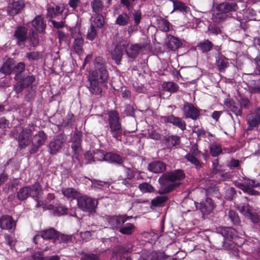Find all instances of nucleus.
<instances>
[{"label": "nucleus", "instance_id": "obj_27", "mask_svg": "<svg viewBox=\"0 0 260 260\" xmlns=\"http://www.w3.org/2000/svg\"><path fill=\"white\" fill-rule=\"evenodd\" d=\"M32 25L35 29L38 32L44 33L46 27V25L41 16H36L32 21Z\"/></svg>", "mask_w": 260, "mask_h": 260}, {"label": "nucleus", "instance_id": "obj_55", "mask_svg": "<svg viewBox=\"0 0 260 260\" xmlns=\"http://www.w3.org/2000/svg\"><path fill=\"white\" fill-rule=\"evenodd\" d=\"M96 36V30L95 27L91 26L88 31L87 38L89 40H93Z\"/></svg>", "mask_w": 260, "mask_h": 260}, {"label": "nucleus", "instance_id": "obj_62", "mask_svg": "<svg viewBox=\"0 0 260 260\" xmlns=\"http://www.w3.org/2000/svg\"><path fill=\"white\" fill-rule=\"evenodd\" d=\"M93 154L92 152L89 151L87 152L85 154V158L87 163H91L93 161Z\"/></svg>", "mask_w": 260, "mask_h": 260}, {"label": "nucleus", "instance_id": "obj_45", "mask_svg": "<svg viewBox=\"0 0 260 260\" xmlns=\"http://www.w3.org/2000/svg\"><path fill=\"white\" fill-rule=\"evenodd\" d=\"M1 71L5 74H11L13 71V66L10 62L6 61L2 66Z\"/></svg>", "mask_w": 260, "mask_h": 260}, {"label": "nucleus", "instance_id": "obj_53", "mask_svg": "<svg viewBox=\"0 0 260 260\" xmlns=\"http://www.w3.org/2000/svg\"><path fill=\"white\" fill-rule=\"evenodd\" d=\"M91 182V186L95 189H100L105 185H107V183L100 181L98 180H90Z\"/></svg>", "mask_w": 260, "mask_h": 260}, {"label": "nucleus", "instance_id": "obj_16", "mask_svg": "<svg viewBox=\"0 0 260 260\" xmlns=\"http://www.w3.org/2000/svg\"><path fill=\"white\" fill-rule=\"evenodd\" d=\"M195 205L196 208L201 211L203 216L208 214L214 209V205L210 198H206L202 203H195Z\"/></svg>", "mask_w": 260, "mask_h": 260}, {"label": "nucleus", "instance_id": "obj_10", "mask_svg": "<svg viewBox=\"0 0 260 260\" xmlns=\"http://www.w3.org/2000/svg\"><path fill=\"white\" fill-rule=\"evenodd\" d=\"M71 36L74 38L73 42V50L78 55L82 54L83 53V45L84 40L80 32L79 29L77 27L71 29Z\"/></svg>", "mask_w": 260, "mask_h": 260}, {"label": "nucleus", "instance_id": "obj_63", "mask_svg": "<svg viewBox=\"0 0 260 260\" xmlns=\"http://www.w3.org/2000/svg\"><path fill=\"white\" fill-rule=\"evenodd\" d=\"M254 60L256 66V69L258 72V73L260 74V53L257 54Z\"/></svg>", "mask_w": 260, "mask_h": 260}, {"label": "nucleus", "instance_id": "obj_25", "mask_svg": "<svg viewBox=\"0 0 260 260\" xmlns=\"http://www.w3.org/2000/svg\"><path fill=\"white\" fill-rule=\"evenodd\" d=\"M258 77V75L253 74H245L243 78L247 80L248 84L260 91V79H257Z\"/></svg>", "mask_w": 260, "mask_h": 260}, {"label": "nucleus", "instance_id": "obj_36", "mask_svg": "<svg viewBox=\"0 0 260 260\" xmlns=\"http://www.w3.org/2000/svg\"><path fill=\"white\" fill-rule=\"evenodd\" d=\"M162 88L164 91L173 93L178 90L179 86L173 82H164L162 84Z\"/></svg>", "mask_w": 260, "mask_h": 260}, {"label": "nucleus", "instance_id": "obj_39", "mask_svg": "<svg viewBox=\"0 0 260 260\" xmlns=\"http://www.w3.org/2000/svg\"><path fill=\"white\" fill-rule=\"evenodd\" d=\"M174 11H179L181 12L187 13L189 11V8L183 3L178 1H173Z\"/></svg>", "mask_w": 260, "mask_h": 260}, {"label": "nucleus", "instance_id": "obj_4", "mask_svg": "<svg viewBox=\"0 0 260 260\" xmlns=\"http://www.w3.org/2000/svg\"><path fill=\"white\" fill-rule=\"evenodd\" d=\"M42 192L41 186L39 183L36 182L32 186H25L19 190L17 193V197L20 200H24L27 199L29 196L35 198L37 201V206H43L44 208L51 209L52 206L50 205L48 207H46L43 204V202L39 201V196Z\"/></svg>", "mask_w": 260, "mask_h": 260}, {"label": "nucleus", "instance_id": "obj_37", "mask_svg": "<svg viewBox=\"0 0 260 260\" xmlns=\"http://www.w3.org/2000/svg\"><path fill=\"white\" fill-rule=\"evenodd\" d=\"M248 122L250 127H255L260 123V108L257 109L254 115L249 118Z\"/></svg>", "mask_w": 260, "mask_h": 260}, {"label": "nucleus", "instance_id": "obj_15", "mask_svg": "<svg viewBox=\"0 0 260 260\" xmlns=\"http://www.w3.org/2000/svg\"><path fill=\"white\" fill-rule=\"evenodd\" d=\"M127 46V42L125 41L120 42L117 44L114 50L111 52L112 58L116 62L121 60Z\"/></svg>", "mask_w": 260, "mask_h": 260}, {"label": "nucleus", "instance_id": "obj_54", "mask_svg": "<svg viewBox=\"0 0 260 260\" xmlns=\"http://www.w3.org/2000/svg\"><path fill=\"white\" fill-rule=\"evenodd\" d=\"M41 54L39 52H31L26 54V56L29 60H36L41 57Z\"/></svg>", "mask_w": 260, "mask_h": 260}, {"label": "nucleus", "instance_id": "obj_31", "mask_svg": "<svg viewBox=\"0 0 260 260\" xmlns=\"http://www.w3.org/2000/svg\"><path fill=\"white\" fill-rule=\"evenodd\" d=\"M127 47L125 49V52L130 57L134 58L139 53L141 49V47L138 44L129 45L127 43Z\"/></svg>", "mask_w": 260, "mask_h": 260}, {"label": "nucleus", "instance_id": "obj_38", "mask_svg": "<svg viewBox=\"0 0 260 260\" xmlns=\"http://www.w3.org/2000/svg\"><path fill=\"white\" fill-rule=\"evenodd\" d=\"M129 21L130 17L129 15L126 13H122L117 17L115 24L120 26H124L128 24Z\"/></svg>", "mask_w": 260, "mask_h": 260}, {"label": "nucleus", "instance_id": "obj_32", "mask_svg": "<svg viewBox=\"0 0 260 260\" xmlns=\"http://www.w3.org/2000/svg\"><path fill=\"white\" fill-rule=\"evenodd\" d=\"M125 172L126 178L122 180V183L129 187L136 186V183L133 180V178L135 176L133 171L131 169L127 168L125 170Z\"/></svg>", "mask_w": 260, "mask_h": 260}, {"label": "nucleus", "instance_id": "obj_28", "mask_svg": "<svg viewBox=\"0 0 260 260\" xmlns=\"http://www.w3.org/2000/svg\"><path fill=\"white\" fill-rule=\"evenodd\" d=\"M14 37L17 40L18 45L23 43L27 38V29L24 27H18L14 34Z\"/></svg>", "mask_w": 260, "mask_h": 260}, {"label": "nucleus", "instance_id": "obj_46", "mask_svg": "<svg viewBox=\"0 0 260 260\" xmlns=\"http://www.w3.org/2000/svg\"><path fill=\"white\" fill-rule=\"evenodd\" d=\"M93 161H106V154L102 150H97L93 153Z\"/></svg>", "mask_w": 260, "mask_h": 260}, {"label": "nucleus", "instance_id": "obj_50", "mask_svg": "<svg viewBox=\"0 0 260 260\" xmlns=\"http://www.w3.org/2000/svg\"><path fill=\"white\" fill-rule=\"evenodd\" d=\"M224 103L228 107L236 112L237 114H241L242 112L240 108L239 107L236 108V106L231 103V99H226Z\"/></svg>", "mask_w": 260, "mask_h": 260}, {"label": "nucleus", "instance_id": "obj_34", "mask_svg": "<svg viewBox=\"0 0 260 260\" xmlns=\"http://www.w3.org/2000/svg\"><path fill=\"white\" fill-rule=\"evenodd\" d=\"M106 161L119 164L123 161L122 157L119 155L112 152L106 153Z\"/></svg>", "mask_w": 260, "mask_h": 260}, {"label": "nucleus", "instance_id": "obj_51", "mask_svg": "<svg viewBox=\"0 0 260 260\" xmlns=\"http://www.w3.org/2000/svg\"><path fill=\"white\" fill-rule=\"evenodd\" d=\"M167 200L166 196H158L151 201V204L154 206H159L165 203Z\"/></svg>", "mask_w": 260, "mask_h": 260}, {"label": "nucleus", "instance_id": "obj_11", "mask_svg": "<svg viewBox=\"0 0 260 260\" xmlns=\"http://www.w3.org/2000/svg\"><path fill=\"white\" fill-rule=\"evenodd\" d=\"M35 80V77L32 75L21 76L19 80H17L18 83L15 85L14 89L16 92H20L23 88L31 86Z\"/></svg>", "mask_w": 260, "mask_h": 260}, {"label": "nucleus", "instance_id": "obj_12", "mask_svg": "<svg viewBox=\"0 0 260 260\" xmlns=\"http://www.w3.org/2000/svg\"><path fill=\"white\" fill-rule=\"evenodd\" d=\"M244 13L243 17H242L241 16L239 15L238 14H236V19L240 22V26L242 28H244L245 25V22L256 20L255 17V11L253 9L248 8L244 11Z\"/></svg>", "mask_w": 260, "mask_h": 260}, {"label": "nucleus", "instance_id": "obj_22", "mask_svg": "<svg viewBox=\"0 0 260 260\" xmlns=\"http://www.w3.org/2000/svg\"><path fill=\"white\" fill-rule=\"evenodd\" d=\"M167 256L164 252H152L149 253H143L139 260H165Z\"/></svg>", "mask_w": 260, "mask_h": 260}, {"label": "nucleus", "instance_id": "obj_5", "mask_svg": "<svg viewBox=\"0 0 260 260\" xmlns=\"http://www.w3.org/2000/svg\"><path fill=\"white\" fill-rule=\"evenodd\" d=\"M109 122L113 137L117 140H120L122 129L119 121L118 114L116 112L111 111L109 113Z\"/></svg>", "mask_w": 260, "mask_h": 260}, {"label": "nucleus", "instance_id": "obj_33", "mask_svg": "<svg viewBox=\"0 0 260 260\" xmlns=\"http://www.w3.org/2000/svg\"><path fill=\"white\" fill-rule=\"evenodd\" d=\"M92 12L95 14H102L104 10V5L100 0H93L90 3Z\"/></svg>", "mask_w": 260, "mask_h": 260}, {"label": "nucleus", "instance_id": "obj_3", "mask_svg": "<svg viewBox=\"0 0 260 260\" xmlns=\"http://www.w3.org/2000/svg\"><path fill=\"white\" fill-rule=\"evenodd\" d=\"M185 177L182 170H178L174 172L164 174L159 179V182L164 188V192L171 191L173 188L178 186Z\"/></svg>", "mask_w": 260, "mask_h": 260}, {"label": "nucleus", "instance_id": "obj_29", "mask_svg": "<svg viewBox=\"0 0 260 260\" xmlns=\"http://www.w3.org/2000/svg\"><path fill=\"white\" fill-rule=\"evenodd\" d=\"M181 45L182 43L178 38L171 35L168 37L167 46L171 50L175 51Z\"/></svg>", "mask_w": 260, "mask_h": 260}, {"label": "nucleus", "instance_id": "obj_60", "mask_svg": "<svg viewBox=\"0 0 260 260\" xmlns=\"http://www.w3.org/2000/svg\"><path fill=\"white\" fill-rule=\"evenodd\" d=\"M141 13L140 11H137L133 14L135 23L136 25L140 23L141 20Z\"/></svg>", "mask_w": 260, "mask_h": 260}, {"label": "nucleus", "instance_id": "obj_8", "mask_svg": "<svg viewBox=\"0 0 260 260\" xmlns=\"http://www.w3.org/2000/svg\"><path fill=\"white\" fill-rule=\"evenodd\" d=\"M77 205L83 211L92 213L95 212L98 201L86 196H81L77 198Z\"/></svg>", "mask_w": 260, "mask_h": 260}, {"label": "nucleus", "instance_id": "obj_21", "mask_svg": "<svg viewBox=\"0 0 260 260\" xmlns=\"http://www.w3.org/2000/svg\"><path fill=\"white\" fill-rule=\"evenodd\" d=\"M164 119L166 122L173 124L182 131L186 129V123L181 118L171 115L169 116L164 117Z\"/></svg>", "mask_w": 260, "mask_h": 260}, {"label": "nucleus", "instance_id": "obj_30", "mask_svg": "<svg viewBox=\"0 0 260 260\" xmlns=\"http://www.w3.org/2000/svg\"><path fill=\"white\" fill-rule=\"evenodd\" d=\"M46 139V134L43 132L40 131L34 136L32 142L35 146L39 147L44 143Z\"/></svg>", "mask_w": 260, "mask_h": 260}, {"label": "nucleus", "instance_id": "obj_7", "mask_svg": "<svg viewBox=\"0 0 260 260\" xmlns=\"http://www.w3.org/2000/svg\"><path fill=\"white\" fill-rule=\"evenodd\" d=\"M127 220L125 216H113L101 217L100 221L104 222V228H110L113 229L120 228Z\"/></svg>", "mask_w": 260, "mask_h": 260}, {"label": "nucleus", "instance_id": "obj_47", "mask_svg": "<svg viewBox=\"0 0 260 260\" xmlns=\"http://www.w3.org/2000/svg\"><path fill=\"white\" fill-rule=\"evenodd\" d=\"M134 225L132 223H126L123 228H120L119 232L126 235L131 234L134 230Z\"/></svg>", "mask_w": 260, "mask_h": 260}, {"label": "nucleus", "instance_id": "obj_17", "mask_svg": "<svg viewBox=\"0 0 260 260\" xmlns=\"http://www.w3.org/2000/svg\"><path fill=\"white\" fill-rule=\"evenodd\" d=\"M24 6V3L22 0L10 2L7 7V13L10 16L15 15L21 12Z\"/></svg>", "mask_w": 260, "mask_h": 260}, {"label": "nucleus", "instance_id": "obj_64", "mask_svg": "<svg viewBox=\"0 0 260 260\" xmlns=\"http://www.w3.org/2000/svg\"><path fill=\"white\" fill-rule=\"evenodd\" d=\"M81 260H99V257L94 254L86 255Z\"/></svg>", "mask_w": 260, "mask_h": 260}, {"label": "nucleus", "instance_id": "obj_6", "mask_svg": "<svg viewBox=\"0 0 260 260\" xmlns=\"http://www.w3.org/2000/svg\"><path fill=\"white\" fill-rule=\"evenodd\" d=\"M240 180L242 182L238 181H235V185L237 187L249 194L256 195L258 194V192L253 189L252 188L258 186L259 185L258 182L254 180H250L246 177H242Z\"/></svg>", "mask_w": 260, "mask_h": 260}, {"label": "nucleus", "instance_id": "obj_43", "mask_svg": "<svg viewBox=\"0 0 260 260\" xmlns=\"http://www.w3.org/2000/svg\"><path fill=\"white\" fill-rule=\"evenodd\" d=\"M185 157L188 161L194 165L197 168H200L202 167V165L198 159L200 157H197L195 155H192L191 154H187Z\"/></svg>", "mask_w": 260, "mask_h": 260}, {"label": "nucleus", "instance_id": "obj_59", "mask_svg": "<svg viewBox=\"0 0 260 260\" xmlns=\"http://www.w3.org/2000/svg\"><path fill=\"white\" fill-rule=\"evenodd\" d=\"M148 136L154 140H159L160 138V134L155 130H151L149 132Z\"/></svg>", "mask_w": 260, "mask_h": 260}, {"label": "nucleus", "instance_id": "obj_1", "mask_svg": "<svg viewBox=\"0 0 260 260\" xmlns=\"http://www.w3.org/2000/svg\"><path fill=\"white\" fill-rule=\"evenodd\" d=\"M95 70L93 71L88 77L90 82L89 90L93 94L98 95L102 92L100 84L107 82L109 76L104 59L97 57L94 60Z\"/></svg>", "mask_w": 260, "mask_h": 260}, {"label": "nucleus", "instance_id": "obj_42", "mask_svg": "<svg viewBox=\"0 0 260 260\" xmlns=\"http://www.w3.org/2000/svg\"><path fill=\"white\" fill-rule=\"evenodd\" d=\"M210 152L212 156H217L222 152L221 146L217 143H213L211 144L209 147Z\"/></svg>", "mask_w": 260, "mask_h": 260}, {"label": "nucleus", "instance_id": "obj_13", "mask_svg": "<svg viewBox=\"0 0 260 260\" xmlns=\"http://www.w3.org/2000/svg\"><path fill=\"white\" fill-rule=\"evenodd\" d=\"M218 232L225 238L224 244L225 246L228 241H230L231 239L235 240L234 243H236L238 244V242H236V238L240 237L237 235V232L234 228L231 227H221L219 228Z\"/></svg>", "mask_w": 260, "mask_h": 260}, {"label": "nucleus", "instance_id": "obj_61", "mask_svg": "<svg viewBox=\"0 0 260 260\" xmlns=\"http://www.w3.org/2000/svg\"><path fill=\"white\" fill-rule=\"evenodd\" d=\"M161 28L162 31L167 32L170 30V23L167 20H163L161 24Z\"/></svg>", "mask_w": 260, "mask_h": 260}, {"label": "nucleus", "instance_id": "obj_20", "mask_svg": "<svg viewBox=\"0 0 260 260\" xmlns=\"http://www.w3.org/2000/svg\"><path fill=\"white\" fill-rule=\"evenodd\" d=\"M215 64L220 72H224L229 66V60L222 54H219L216 57Z\"/></svg>", "mask_w": 260, "mask_h": 260}, {"label": "nucleus", "instance_id": "obj_58", "mask_svg": "<svg viewBox=\"0 0 260 260\" xmlns=\"http://www.w3.org/2000/svg\"><path fill=\"white\" fill-rule=\"evenodd\" d=\"M94 233V232H93V231H92V232L86 231L83 233H81L80 236L83 240L87 241L90 239L91 236L92 235V234Z\"/></svg>", "mask_w": 260, "mask_h": 260}, {"label": "nucleus", "instance_id": "obj_9", "mask_svg": "<svg viewBox=\"0 0 260 260\" xmlns=\"http://www.w3.org/2000/svg\"><path fill=\"white\" fill-rule=\"evenodd\" d=\"M57 236L56 232L53 229H50L37 234L34 238V241L36 244L39 243L40 245H42V243L46 244L45 242L48 240H52V242L53 243L54 239Z\"/></svg>", "mask_w": 260, "mask_h": 260}, {"label": "nucleus", "instance_id": "obj_49", "mask_svg": "<svg viewBox=\"0 0 260 260\" xmlns=\"http://www.w3.org/2000/svg\"><path fill=\"white\" fill-rule=\"evenodd\" d=\"M212 46V43L209 40H206L204 42L200 43L199 45V47L204 52L209 51Z\"/></svg>", "mask_w": 260, "mask_h": 260}, {"label": "nucleus", "instance_id": "obj_18", "mask_svg": "<svg viewBox=\"0 0 260 260\" xmlns=\"http://www.w3.org/2000/svg\"><path fill=\"white\" fill-rule=\"evenodd\" d=\"M184 113L186 118L196 119L199 115V111L193 105L186 103L184 106Z\"/></svg>", "mask_w": 260, "mask_h": 260}, {"label": "nucleus", "instance_id": "obj_24", "mask_svg": "<svg viewBox=\"0 0 260 260\" xmlns=\"http://www.w3.org/2000/svg\"><path fill=\"white\" fill-rule=\"evenodd\" d=\"M15 227V221L10 216H4L0 220V228L3 230L10 231Z\"/></svg>", "mask_w": 260, "mask_h": 260}, {"label": "nucleus", "instance_id": "obj_2", "mask_svg": "<svg viewBox=\"0 0 260 260\" xmlns=\"http://www.w3.org/2000/svg\"><path fill=\"white\" fill-rule=\"evenodd\" d=\"M238 9L237 4L234 2L222 3L216 6V12L213 14L212 19L216 23H220L232 17L236 19L233 14Z\"/></svg>", "mask_w": 260, "mask_h": 260}, {"label": "nucleus", "instance_id": "obj_56", "mask_svg": "<svg viewBox=\"0 0 260 260\" xmlns=\"http://www.w3.org/2000/svg\"><path fill=\"white\" fill-rule=\"evenodd\" d=\"M188 154H191L192 155H195L197 157H200L201 152L199 150L198 146L196 144H193L190 147Z\"/></svg>", "mask_w": 260, "mask_h": 260}, {"label": "nucleus", "instance_id": "obj_48", "mask_svg": "<svg viewBox=\"0 0 260 260\" xmlns=\"http://www.w3.org/2000/svg\"><path fill=\"white\" fill-rule=\"evenodd\" d=\"M139 188L143 193L151 192L154 190V188L150 184L145 182L139 184Z\"/></svg>", "mask_w": 260, "mask_h": 260}, {"label": "nucleus", "instance_id": "obj_52", "mask_svg": "<svg viewBox=\"0 0 260 260\" xmlns=\"http://www.w3.org/2000/svg\"><path fill=\"white\" fill-rule=\"evenodd\" d=\"M229 216L234 224H237L239 223L240 219L239 216L235 211L233 210L230 211Z\"/></svg>", "mask_w": 260, "mask_h": 260}, {"label": "nucleus", "instance_id": "obj_14", "mask_svg": "<svg viewBox=\"0 0 260 260\" xmlns=\"http://www.w3.org/2000/svg\"><path fill=\"white\" fill-rule=\"evenodd\" d=\"M65 143L66 140L62 136H57L49 145L50 153L52 154H56L61 149Z\"/></svg>", "mask_w": 260, "mask_h": 260}, {"label": "nucleus", "instance_id": "obj_19", "mask_svg": "<svg viewBox=\"0 0 260 260\" xmlns=\"http://www.w3.org/2000/svg\"><path fill=\"white\" fill-rule=\"evenodd\" d=\"M31 130L29 128L23 129L18 138L19 145L21 148H25L30 143Z\"/></svg>", "mask_w": 260, "mask_h": 260}, {"label": "nucleus", "instance_id": "obj_57", "mask_svg": "<svg viewBox=\"0 0 260 260\" xmlns=\"http://www.w3.org/2000/svg\"><path fill=\"white\" fill-rule=\"evenodd\" d=\"M67 208L62 206H59L56 208L54 210V214L57 215H62L67 213Z\"/></svg>", "mask_w": 260, "mask_h": 260}, {"label": "nucleus", "instance_id": "obj_41", "mask_svg": "<svg viewBox=\"0 0 260 260\" xmlns=\"http://www.w3.org/2000/svg\"><path fill=\"white\" fill-rule=\"evenodd\" d=\"M81 145V137L80 135L76 134L74 135L73 138V144L72 145V148L75 153H78L80 151Z\"/></svg>", "mask_w": 260, "mask_h": 260}, {"label": "nucleus", "instance_id": "obj_35", "mask_svg": "<svg viewBox=\"0 0 260 260\" xmlns=\"http://www.w3.org/2000/svg\"><path fill=\"white\" fill-rule=\"evenodd\" d=\"M62 193L64 197L68 199H77L78 197V192L74 188H64L61 190Z\"/></svg>", "mask_w": 260, "mask_h": 260}, {"label": "nucleus", "instance_id": "obj_26", "mask_svg": "<svg viewBox=\"0 0 260 260\" xmlns=\"http://www.w3.org/2000/svg\"><path fill=\"white\" fill-rule=\"evenodd\" d=\"M166 165L160 161H154L149 164L148 169L154 173H160L165 171Z\"/></svg>", "mask_w": 260, "mask_h": 260}, {"label": "nucleus", "instance_id": "obj_23", "mask_svg": "<svg viewBox=\"0 0 260 260\" xmlns=\"http://www.w3.org/2000/svg\"><path fill=\"white\" fill-rule=\"evenodd\" d=\"M240 212L245 217L250 219L253 222L257 223L259 221L257 214L253 212L249 205L243 206L240 209Z\"/></svg>", "mask_w": 260, "mask_h": 260}, {"label": "nucleus", "instance_id": "obj_40", "mask_svg": "<svg viewBox=\"0 0 260 260\" xmlns=\"http://www.w3.org/2000/svg\"><path fill=\"white\" fill-rule=\"evenodd\" d=\"M96 16L92 17L91 26L98 28H102L104 24L105 21L102 14H96Z\"/></svg>", "mask_w": 260, "mask_h": 260}, {"label": "nucleus", "instance_id": "obj_44", "mask_svg": "<svg viewBox=\"0 0 260 260\" xmlns=\"http://www.w3.org/2000/svg\"><path fill=\"white\" fill-rule=\"evenodd\" d=\"M25 67V63L22 62H19L14 67H13V71L16 73L15 77L16 80H19V78L21 76L20 74L24 70Z\"/></svg>", "mask_w": 260, "mask_h": 260}]
</instances>
